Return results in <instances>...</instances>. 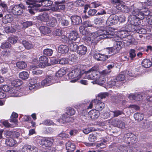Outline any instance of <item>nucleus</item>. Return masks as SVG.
Masks as SVG:
<instances>
[{
  "mask_svg": "<svg viewBox=\"0 0 152 152\" xmlns=\"http://www.w3.org/2000/svg\"><path fill=\"white\" fill-rule=\"evenodd\" d=\"M113 124L115 126L122 129L124 128L125 126L124 122L118 118L114 119Z\"/></svg>",
  "mask_w": 152,
  "mask_h": 152,
  "instance_id": "nucleus-16",
  "label": "nucleus"
},
{
  "mask_svg": "<svg viewBox=\"0 0 152 152\" xmlns=\"http://www.w3.org/2000/svg\"><path fill=\"white\" fill-rule=\"evenodd\" d=\"M129 57L131 58V60H132L133 58L136 56L135 50L133 49L130 50L129 51Z\"/></svg>",
  "mask_w": 152,
  "mask_h": 152,
  "instance_id": "nucleus-52",
  "label": "nucleus"
},
{
  "mask_svg": "<svg viewBox=\"0 0 152 152\" xmlns=\"http://www.w3.org/2000/svg\"><path fill=\"white\" fill-rule=\"evenodd\" d=\"M36 18L41 21L47 22L49 20V17L47 13L44 12L42 15L36 17Z\"/></svg>",
  "mask_w": 152,
  "mask_h": 152,
  "instance_id": "nucleus-22",
  "label": "nucleus"
},
{
  "mask_svg": "<svg viewBox=\"0 0 152 152\" xmlns=\"http://www.w3.org/2000/svg\"><path fill=\"white\" fill-rule=\"evenodd\" d=\"M79 31L80 33L83 35H86L89 34L88 29L83 26H81L80 27Z\"/></svg>",
  "mask_w": 152,
  "mask_h": 152,
  "instance_id": "nucleus-38",
  "label": "nucleus"
},
{
  "mask_svg": "<svg viewBox=\"0 0 152 152\" xmlns=\"http://www.w3.org/2000/svg\"><path fill=\"white\" fill-rule=\"evenodd\" d=\"M44 140L45 142V146H50L54 142V139L51 137H47L44 138Z\"/></svg>",
  "mask_w": 152,
  "mask_h": 152,
  "instance_id": "nucleus-35",
  "label": "nucleus"
},
{
  "mask_svg": "<svg viewBox=\"0 0 152 152\" xmlns=\"http://www.w3.org/2000/svg\"><path fill=\"white\" fill-rule=\"evenodd\" d=\"M77 58V57L75 54H72L69 55V60L71 62H75Z\"/></svg>",
  "mask_w": 152,
  "mask_h": 152,
  "instance_id": "nucleus-55",
  "label": "nucleus"
},
{
  "mask_svg": "<svg viewBox=\"0 0 152 152\" xmlns=\"http://www.w3.org/2000/svg\"><path fill=\"white\" fill-rule=\"evenodd\" d=\"M33 75H41L42 73V71L38 69H34L32 71Z\"/></svg>",
  "mask_w": 152,
  "mask_h": 152,
  "instance_id": "nucleus-51",
  "label": "nucleus"
},
{
  "mask_svg": "<svg viewBox=\"0 0 152 152\" xmlns=\"http://www.w3.org/2000/svg\"><path fill=\"white\" fill-rule=\"evenodd\" d=\"M39 66L42 68H44L45 66H48V59L46 56H42L39 58Z\"/></svg>",
  "mask_w": 152,
  "mask_h": 152,
  "instance_id": "nucleus-12",
  "label": "nucleus"
},
{
  "mask_svg": "<svg viewBox=\"0 0 152 152\" xmlns=\"http://www.w3.org/2000/svg\"><path fill=\"white\" fill-rule=\"evenodd\" d=\"M66 113L67 115H74L75 113V110L71 107H68L66 108Z\"/></svg>",
  "mask_w": 152,
  "mask_h": 152,
  "instance_id": "nucleus-44",
  "label": "nucleus"
},
{
  "mask_svg": "<svg viewBox=\"0 0 152 152\" xmlns=\"http://www.w3.org/2000/svg\"><path fill=\"white\" fill-rule=\"evenodd\" d=\"M53 53V50L50 49H45L43 51L44 54L46 55L51 56Z\"/></svg>",
  "mask_w": 152,
  "mask_h": 152,
  "instance_id": "nucleus-50",
  "label": "nucleus"
},
{
  "mask_svg": "<svg viewBox=\"0 0 152 152\" xmlns=\"http://www.w3.org/2000/svg\"><path fill=\"white\" fill-rule=\"evenodd\" d=\"M83 74L82 75L83 77L85 78L90 80H94L97 78V76L98 75L97 72L94 68L90 69L88 71L86 72L83 70Z\"/></svg>",
  "mask_w": 152,
  "mask_h": 152,
  "instance_id": "nucleus-2",
  "label": "nucleus"
},
{
  "mask_svg": "<svg viewBox=\"0 0 152 152\" xmlns=\"http://www.w3.org/2000/svg\"><path fill=\"white\" fill-rule=\"evenodd\" d=\"M41 32L43 34H47L50 33V29L46 26H41L39 28Z\"/></svg>",
  "mask_w": 152,
  "mask_h": 152,
  "instance_id": "nucleus-33",
  "label": "nucleus"
},
{
  "mask_svg": "<svg viewBox=\"0 0 152 152\" xmlns=\"http://www.w3.org/2000/svg\"><path fill=\"white\" fill-rule=\"evenodd\" d=\"M99 102V100L97 99H95L92 100L90 103L89 106L88 107V108H92L93 105L96 106V104L97 103Z\"/></svg>",
  "mask_w": 152,
  "mask_h": 152,
  "instance_id": "nucleus-58",
  "label": "nucleus"
},
{
  "mask_svg": "<svg viewBox=\"0 0 152 152\" xmlns=\"http://www.w3.org/2000/svg\"><path fill=\"white\" fill-rule=\"evenodd\" d=\"M29 75L27 72H22L20 73L19 77L20 78L23 80L27 79L29 77Z\"/></svg>",
  "mask_w": 152,
  "mask_h": 152,
  "instance_id": "nucleus-41",
  "label": "nucleus"
},
{
  "mask_svg": "<svg viewBox=\"0 0 152 152\" xmlns=\"http://www.w3.org/2000/svg\"><path fill=\"white\" fill-rule=\"evenodd\" d=\"M48 21V24L51 27H53L56 24V20L53 17H51L49 18Z\"/></svg>",
  "mask_w": 152,
  "mask_h": 152,
  "instance_id": "nucleus-37",
  "label": "nucleus"
},
{
  "mask_svg": "<svg viewBox=\"0 0 152 152\" xmlns=\"http://www.w3.org/2000/svg\"><path fill=\"white\" fill-rule=\"evenodd\" d=\"M134 117L136 120L140 121L143 119L144 115L143 113H136L134 114Z\"/></svg>",
  "mask_w": 152,
  "mask_h": 152,
  "instance_id": "nucleus-36",
  "label": "nucleus"
},
{
  "mask_svg": "<svg viewBox=\"0 0 152 152\" xmlns=\"http://www.w3.org/2000/svg\"><path fill=\"white\" fill-rule=\"evenodd\" d=\"M89 118L91 119H96L99 116L100 113L98 110H92L88 113Z\"/></svg>",
  "mask_w": 152,
  "mask_h": 152,
  "instance_id": "nucleus-17",
  "label": "nucleus"
},
{
  "mask_svg": "<svg viewBox=\"0 0 152 152\" xmlns=\"http://www.w3.org/2000/svg\"><path fill=\"white\" fill-rule=\"evenodd\" d=\"M57 63L61 64H65L68 63V61L67 58H63L61 59H59Z\"/></svg>",
  "mask_w": 152,
  "mask_h": 152,
  "instance_id": "nucleus-49",
  "label": "nucleus"
},
{
  "mask_svg": "<svg viewBox=\"0 0 152 152\" xmlns=\"http://www.w3.org/2000/svg\"><path fill=\"white\" fill-rule=\"evenodd\" d=\"M113 36L112 37L109 38H110V42L111 43L114 44V46L116 50L117 51L119 50L124 47V43L122 41H117L116 39V37H113L114 36L113 34Z\"/></svg>",
  "mask_w": 152,
  "mask_h": 152,
  "instance_id": "nucleus-4",
  "label": "nucleus"
},
{
  "mask_svg": "<svg viewBox=\"0 0 152 152\" xmlns=\"http://www.w3.org/2000/svg\"><path fill=\"white\" fill-rule=\"evenodd\" d=\"M108 95V93H101L98 95V97L99 99H102L106 98Z\"/></svg>",
  "mask_w": 152,
  "mask_h": 152,
  "instance_id": "nucleus-61",
  "label": "nucleus"
},
{
  "mask_svg": "<svg viewBox=\"0 0 152 152\" xmlns=\"http://www.w3.org/2000/svg\"><path fill=\"white\" fill-rule=\"evenodd\" d=\"M22 44L23 45L25 48L27 49H29L32 48L34 45L33 44L26 41H23Z\"/></svg>",
  "mask_w": 152,
  "mask_h": 152,
  "instance_id": "nucleus-39",
  "label": "nucleus"
},
{
  "mask_svg": "<svg viewBox=\"0 0 152 152\" xmlns=\"http://www.w3.org/2000/svg\"><path fill=\"white\" fill-rule=\"evenodd\" d=\"M69 47L70 49L73 51L77 50L78 49V46L76 43L70 41L69 42Z\"/></svg>",
  "mask_w": 152,
  "mask_h": 152,
  "instance_id": "nucleus-40",
  "label": "nucleus"
},
{
  "mask_svg": "<svg viewBox=\"0 0 152 152\" xmlns=\"http://www.w3.org/2000/svg\"><path fill=\"white\" fill-rule=\"evenodd\" d=\"M87 51L86 47L83 45H80L78 46L77 50V53L80 55L82 56L85 55Z\"/></svg>",
  "mask_w": 152,
  "mask_h": 152,
  "instance_id": "nucleus-23",
  "label": "nucleus"
},
{
  "mask_svg": "<svg viewBox=\"0 0 152 152\" xmlns=\"http://www.w3.org/2000/svg\"><path fill=\"white\" fill-rule=\"evenodd\" d=\"M144 12V16H147L148 17L149 16L150 17L152 16V12H151L148 9H145V10L143 11Z\"/></svg>",
  "mask_w": 152,
  "mask_h": 152,
  "instance_id": "nucleus-62",
  "label": "nucleus"
},
{
  "mask_svg": "<svg viewBox=\"0 0 152 152\" xmlns=\"http://www.w3.org/2000/svg\"><path fill=\"white\" fill-rule=\"evenodd\" d=\"M118 149L119 152H132L133 151L132 148L125 145H120L118 146Z\"/></svg>",
  "mask_w": 152,
  "mask_h": 152,
  "instance_id": "nucleus-18",
  "label": "nucleus"
},
{
  "mask_svg": "<svg viewBox=\"0 0 152 152\" xmlns=\"http://www.w3.org/2000/svg\"><path fill=\"white\" fill-rule=\"evenodd\" d=\"M27 4L29 5L28 7L31 9H28V10L29 12L31 14H34L35 13L34 10H36L38 12H41L45 10V9H40L38 8L39 7H37L36 6L37 3L35 2L34 3H31L29 2H26Z\"/></svg>",
  "mask_w": 152,
  "mask_h": 152,
  "instance_id": "nucleus-5",
  "label": "nucleus"
},
{
  "mask_svg": "<svg viewBox=\"0 0 152 152\" xmlns=\"http://www.w3.org/2000/svg\"><path fill=\"white\" fill-rule=\"evenodd\" d=\"M53 77L52 76H48L45 79L42 80L41 82V85L42 86H49L54 83Z\"/></svg>",
  "mask_w": 152,
  "mask_h": 152,
  "instance_id": "nucleus-13",
  "label": "nucleus"
},
{
  "mask_svg": "<svg viewBox=\"0 0 152 152\" xmlns=\"http://www.w3.org/2000/svg\"><path fill=\"white\" fill-rule=\"evenodd\" d=\"M131 9H132V13L133 15L136 16L138 19L142 20L144 18V12L142 9H139L134 7V5H132L131 7Z\"/></svg>",
  "mask_w": 152,
  "mask_h": 152,
  "instance_id": "nucleus-3",
  "label": "nucleus"
},
{
  "mask_svg": "<svg viewBox=\"0 0 152 152\" xmlns=\"http://www.w3.org/2000/svg\"><path fill=\"white\" fill-rule=\"evenodd\" d=\"M5 142L7 145L12 147L16 144L17 142L13 138H10L6 139Z\"/></svg>",
  "mask_w": 152,
  "mask_h": 152,
  "instance_id": "nucleus-29",
  "label": "nucleus"
},
{
  "mask_svg": "<svg viewBox=\"0 0 152 152\" xmlns=\"http://www.w3.org/2000/svg\"><path fill=\"white\" fill-rule=\"evenodd\" d=\"M18 117V114L15 113H13L12 114L11 118H12L10 121V122H12L16 124L17 122V120L15 118Z\"/></svg>",
  "mask_w": 152,
  "mask_h": 152,
  "instance_id": "nucleus-46",
  "label": "nucleus"
},
{
  "mask_svg": "<svg viewBox=\"0 0 152 152\" xmlns=\"http://www.w3.org/2000/svg\"><path fill=\"white\" fill-rule=\"evenodd\" d=\"M69 39L70 41H79L80 38L78 33L75 31H72L69 36Z\"/></svg>",
  "mask_w": 152,
  "mask_h": 152,
  "instance_id": "nucleus-19",
  "label": "nucleus"
},
{
  "mask_svg": "<svg viewBox=\"0 0 152 152\" xmlns=\"http://www.w3.org/2000/svg\"><path fill=\"white\" fill-rule=\"evenodd\" d=\"M10 44L8 42H3L1 44V48L2 49L8 48L11 46Z\"/></svg>",
  "mask_w": 152,
  "mask_h": 152,
  "instance_id": "nucleus-56",
  "label": "nucleus"
},
{
  "mask_svg": "<svg viewBox=\"0 0 152 152\" xmlns=\"http://www.w3.org/2000/svg\"><path fill=\"white\" fill-rule=\"evenodd\" d=\"M99 73L97 76V78L95 79L94 82V83L97 84L100 86H102L106 81L105 78L103 76H100L99 77Z\"/></svg>",
  "mask_w": 152,
  "mask_h": 152,
  "instance_id": "nucleus-20",
  "label": "nucleus"
},
{
  "mask_svg": "<svg viewBox=\"0 0 152 152\" xmlns=\"http://www.w3.org/2000/svg\"><path fill=\"white\" fill-rule=\"evenodd\" d=\"M110 111L113 113V117H117L120 115H125L124 111L123 110L116 109L113 111Z\"/></svg>",
  "mask_w": 152,
  "mask_h": 152,
  "instance_id": "nucleus-31",
  "label": "nucleus"
},
{
  "mask_svg": "<svg viewBox=\"0 0 152 152\" xmlns=\"http://www.w3.org/2000/svg\"><path fill=\"white\" fill-rule=\"evenodd\" d=\"M11 11L15 15H20L23 14V10H21L18 6L15 5L11 9Z\"/></svg>",
  "mask_w": 152,
  "mask_h": 152,
  "instance_id": "nucleus-21",
  "label": "nucleus"
},
{
  "mask_svg": "<svg viewBox=\"0 0 152 152\" xmlns=\"http://www.w3.org/2000/svg\"><path fill=\"white\" fill-rule=\"evenodd\" d=\"M60 23L61 25L64 27L68 26L69 24V21L66 19H62L60 21Z\"/></svg>",
  "mask_w": 152,
  "mask_h": 152,
  "instance_id": "nucleus-54",
  "label": "nucleus"
},
{
  "mask_svg": "<svg viewBox=\"0 0 152 152\" xmlns=\"http://www.w3.org/2000/svg\"><path fill=\"white\" fill-rule=\"evenodd\" d=\"M105 106V104L104 103L100 102L99 100L98 103L96 104V108L100 110L103 109Z\"/></svg>",
  "mask_w": 152,
  "mask_h": 152,
  "instance_id": "nucleus-42",
  "label": "nucleus"
},
{
  "mask_svg": "<svg viewBox=\"0 0 152 152\" xmlns=\"http://www.w3.org/2000/svg\"><path fill=\"white\" fill-rule=\"evenodd\" d=\"M80 66H78L76 67L74 69L75 73L74 74L75 75V79L71 81L72 82H75L76 80H78L81 76H83L82 75L83 74V72L81 71L80 69Z\"/></svg>",
  "mask_w": 152,
  "mask_h": 152,
  "instance_id": "nucleus-10",
  "label": "nucleus"
},
{
  "mask_svg": "<svg viewBox=\"0 0 152 152\" xmlns=\"http://www.w3.org/2000/svg\"><path fill=\"white\" fill-rule=\"evenodd\" d=\"M33 24L32 22L30 21H26L22 23L23 28H26L29 26H31Z\"/></svg>",
  "mask_w": 152,
  "mask_h": 152,
  "instance_id": "nucleus-47",
  "label": "nucleus"
},
{
  "mask_svg": "<svg viewBox=\"0 0 152 152\" xmlns=\"http://www.w3.org/2000/svg\"><path fill=\"white\" fill-rule=\"evenodd\" d=\"M113 4L114 7L118 10L121 11L123 6H124L123 2L122 1H121L119 2H111Z\"/></svg>",
  "mask_w": 152,
  "mask_h": 152,
  "instance_id": "nucleus-28",
  "label": "nucleus"
},
{
  "mask_svg": "<svg viewBox=\"0 0 152 152\" xmlns=\"http://www.w3.org/2000/svg\"><path fill=\"white\" fill-rule=\"evenodd\" d=\"M69 50V48L67 46L65 45H61L58 48L59 52L62 54L67 53Z\"/></svg>",
  "mask_w": 152,
  "mask_h": 152,
  "instance_id": "nucleus-26",
  "label": "nucleus"
},
{
  "mask_svg": "<svg viewBox=\"0 0 152 152\" xmlns=\"http://www.w3.org/2000/svg\"><path fill=\"white\" fill-rule=\"evenodd\" d=\"M143 95L141 94H136L129 95L128 98L131 100L140 101L142 99Z\"/></svg>",
  "mask_w": 152,
  "mask_h": 152,
  "instance_id": "nucleus-25",
  "label": "nucleus"
},
{
  "mask_svg": "<svg viewBox=\"0 0 152 152\" xmlns=\"http://www.w3.org/2000/svg\"><path fill=\"white\" fill-rule=\"evenodd\" d=\"M91 36L93 38H97L98 39H103L105 38H108L112 37L113 36V32L110 31L104 30L103 31L102 33L98 35L96 32L92 33L91 34Z\"/></svg>",
  "mask_w": 152,
  "mask_h": 152,
  "instance_id": "nucleus-1",
  "label": "nucleus"
},
{
  "mask_svg": "<svg viewBox=\"0 0 152 152\" xmlns=\"http://www.w3.org/2000/svg\"><path fill=\"white\" fill-rule=\"evenodd\" d=\"M138 18L134 15H131L128 17V20L134 26H137L139 25L138 22L139 20H137Z\"/></svg>",
  "mask_w": 152,
  "mask_h": 152,
  "instance_id": "nucleus-24",
  "label": "nucleus"
},
{
  "mask_svg": "<svg viewBox=\"0 0 152 152\" xmlns=\"http://www.w3.org/2000/svg\"><path fill=\"white\" fill-rule=\"evenodd\" d=\"M118 16L115 15H110L107 19V24L109 26H112L117 23L118 21Z\"/></svg>",
  "mask_w": 152,
  "mask_h": 152,
  "instance_id": "nucleus-9",
  "label": "nucleus"
},
{
  "mask_svg": "<svg viewBox=\"0 0 152 152\" xmlns=\"http://www.w3.org/2000/svg\"><path fill=\"white\" fill-rule=\"evenodd\" d=\"M142 127L144 128H147L152 127V121L148 120L144 121L141 124Z\"/></svg>",
  "mask_w": 152,
  "mask_h": 152,
  "instance_id": "nucleus-32",
  "label": "nucleus"
},
{
  "mask_svg": "<svg viewBox=\"0 0 152 152\" xmlns=\"http://www.w3.org/2000/svg\"><path fill=\"white\" fill-rule=\"evenodd\" d=\"M65 1L64 0L61 1H56L55 2V6L51 8V10L54 11H60V10H64L65 9V6L63 4Z\"/></svg>",
  "mask_w": 152,
  "mask_h": 152,
  "instance_id": "nucleus-6",
  "label": "nucleus"
},
{
  "mask_svg": "<svg viewBox=\"0 0 152 152\" xmlns=\"http://www.w3.org/2000/svg\"><path fill=\"white\" fill-rule=\"evenodd\" d=\"M72 24L73 25L80 24L82 22L81 18L77 15H74L70 17Z\"/></svg>",
  "mask_w": 152,
  "mask_h": 152,
  "instance_id": "nucleus-15",
  "label": "nucleus"
},
{
  "mask_svg": "<svg viewBox=\"0 0 152 152\" xmlns=\"http://www.w3.org/2000/svg\"><path fill=\"white\" fill-rule=\"evenodd\" d=\"M29 82L30 85H37V79L36 78H31L29 80Z\"/></svg>",
  "mask_w": 152,
  "mask_h": 152,
  "instance_id": "nucleus-60",
  "label": "nucleus"
},
{
  "mask_svg": "<svg viewBox=\"0 0 152 152\" xmlns=\"http://www.w3.org/2000/svg\"><path fill=\"white\" fill-rule=\"evenodd\" d=\"M126 138L127 139V142L132 145L135 144L137 140V136L131 133L127 134Z\"/></svg>",
  "mask_w": 152,
  "mask_h": 152,
  "instance_id": "nucleus-8",
  "label": "nucleus"
},
{
  "mask_svg": "<svg viewBox=\"0 0 152 152\" xmlns=\"http://www.w3.org/2000/svg\"><path fill=\"white\" fill-rule=\"evenodd\" d=\"M116 82L115 80H111L108 81L107 82V86L109 87H112L113 86H115L116 84Z\"/></svg>",
  "mask_w": 152,
  "mask_h": 152,
  "instance_id": "nucleus-57",
  "label": "nucleus"
},
{
  "mask_svg": "<svg viewBox=\"0 0 152 152\" xmlns=\"http://www.w3.org/2000/svg\"><path fill=\"white\" fill-rule=\"evenodd\" d=\"M142 66L145 68H148L151 66L152 62L150 60L148 59L143 60L142 62Z\"/></svg>",
  "mask_w": 152,
  "mask_h": 152,
  "instance_id": "nucleus-30",
  "label": "nucleus"
},
{
  "mask_svg": "<svg viewBox=\"0 0 152 152\" xmlns=\"http://www.w3.org/2000/svg\"><path fill=\"white\" fill-rule=\"evenodd\" d=\"M59 123L61 124L72 122L73 121L72 118L67 115H63L61 118L58 120Z\"/></svg>",
  "mask_w": 152,
  "mask_h": 152,
  "instance_id": "nucleus-11",
  "label": "nucleus"
},
{
  "mask_svg": "<svg viewBox=\"0 0 152 152\" xmlns=\"http://www.w3.org/2000/svg\"><path fill=\"white\" fill-rule=\"evenodd\" d=\"M136 32L139 34H145L147 31L144 28H138L136 30Z\"/></svg>",
  "mask_w": 152,
  "mask_h": 152,
  "instance_id": "nucleus-53",
  "label": "nucleus"
},
{
  "mask_svg": "<svg viewBox=\"0 0 152 152\" xmlns=\"http://www.w3.org/2000/svg\"><path fill=\"white\" fill-rule=\"evenodd\" d=\"M35 2H39V4H37L36 5L37 7H40L41 6L43 7H48L51 6L53 3L52 1L50 0H35Z\"/></svg>",
  "mask_w": 152,
  "mask_h": 152,
  "instance_id": "nucleus-7",
  "label": "nucleus"
},
{
  "mask_svg": "<svg viewBox=\"0 0 152 152\" xmlns=\"http://www.w3.org/2000/svg\"><path fill=\"white\" fill-rule=\"evenodd\" d=\"M17 38L11 37L8 38V40L9 42L12 44H15L17 42Z\"/></svg>",
  "mask_w": 152,
  "mask_h": 152,
  "instance_id": "nucleus-63",
  "label": "nucleus"
},
{
  "mask_svg": "<svg viewBox=\"0 0 152 152\" xmlns=\"http://www.w3.org/2000/svg\"><path fill=\"white\" fill-rule=\"evenodd\" d=\"M23 152H37L38 148L34 146L30 145L24 146L22 149Z\"/></svg>",
  "mask_w": 152,
  "mask_h": 152,
  "instance_id": "nucleus-14",
  "label": "nucleus"
},
{
  "mask_svg": "<svg viewBox=\"0 0 152 152\" xmlns=\"http://www.w3.org/2000/svg\"><path fill=\"white\" fill-rule=\"evenodd\" d=\"M90 6L91 8H96L97 9L101 8L102 7L101 3L98 1L92 2L90 4Z\"/></svg>",
  "mask_w": 152,
  "mask_h": 152,
  "instance_id": "nucleus-34",
  "label": "nucleus"
},
{
  "mask_svg": "<svg viewBox=\"0 0 152 152\" xmlns=\"http://www.w3.org/2000/svg\"><path fill=\"white\" fill-rule=\"evenodd\" d=\"M97 137L96 134H91L89 135L88 139L90 142H94L96 140Z\"/></svg>",
  "mask_w": 152,
  "mask_h": 152,
  "instance_id": "nucleus-48",
  "label": "nucleus"
},
{
  "mask_svg": "<svg viewBox=\"0 0 152 152\" xmlns=\"http://www.w3.org/2000/svg\"><path fill=\"white\" fill-rule=\"evenodd\" d=\"M96 131V129L94 127H88L83 129V132L86 134H88L91 132Z\"/></svg>",
  "mask_w": 152,
  "mask_h": 152,
  "instance_id": "nucleus-45",
  "label": "nucleus"
},
{
  "mask_svg": "<svg viewBox=\"0 0 152 152\" xmlns=\"http://www.w3.org/2000/svg\"><path fill=\"white\" fill-rule=\"evenodd\" d=\"M4 19L7 20L8 22H10L13 19L12 16L10 14H7L4 17Z\"/></svg>",
  "mask_w": 152,
  "mask_h": 152,
  "instance_id": "nucleus-64",
  "label": "nucleus"
},
{
  "mask_svg": "<svg viewBox=\"0 0 152 152\" xmlns=\"http://www.w3.org/2000/svg\"><path fill=\"white\" fill-rule=\"evenodd\" d=\"M66 148L67 151H73L75 149V146L74 143L68 141L66 143Z\"/></svg>",
  "mask_w": 152,
  "mask_h": 152,
  "instance_id": "nucleus-27",
  "label": "nucleus"
},
{
  "mask_svg": "<svg viewBox=\"0 0 152 152\" xmlns=\"http://www.w3.org/2000/svg\"><path fill=\"white\" fill-rule=\"evenodd\" d=\"M17 66L20 69H23L27 66V64L24 61H20L16 63Z\"/></svg>",
  "mask_w": 152,
  "mask_h": 152,
  "instance_id": "nucleus-43",
  "label": "nucleus"
},
{
  "mask_svg": "<svg viewBox=\"0 0 152 152\" xmlns=\"http://www.w3.org/2000/svg\"><path fill=\"white\" fill-rule=\"evenodd\" d=\"M125 78V76L124 75L120 74L116 77V80L117 81H120L124 80Z\"/></svg>",
  "mask_w": 152,
  "mask_h": 152,
  "instance_id": "nucleus-59",
  "label": "nucleus"
}]
</instances>
